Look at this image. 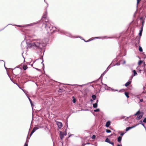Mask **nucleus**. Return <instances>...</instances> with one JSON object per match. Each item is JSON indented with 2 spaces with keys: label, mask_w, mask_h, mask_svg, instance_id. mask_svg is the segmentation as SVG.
Returning <instances> with one entry per match:
<instances>
[{
  "label": "nucleus",
  "mask_w": 146,
  "mask_h": 146,
  "mask_svg": "<svg viewBox=\"0 0 146 146\" xmlns=\"http://www.w3.org/2000/svg\"><path fill=\"white\" fill-rule=\"evenodd\" d=\"M43 25H44L45 29L46 31L48 33H52L56 31H60V33L62 34H64L66 36L70 37H72L71 35L69 33L65 32L62 30H60L59 28H57L55 27H53L52 25H51V22L50 21H45L43 22Z\"/></svg>",
  "instance_id": "f257e3e1"
},
{
  "label": "nucleus",
  "mask_w": 146,
  "mask_h": 146,
  "mask_svg": "<svg viewBox=\"0 0 146 146\" xmlns=\"http://www.w3.org/2000/svg\"><path fill=\"white\" fill-rule=\"evenodd\" d=\"M48 41V39L47 38L43 39H38L35 40L33 42L29 45L30 46H33L35 48L41 51L42 48L46 46Z\"/></svg>",
  "instance_id": "f03ea898"
},
{
  "label": "nucleus",
  "mask_w": 146,
  "mask_h": 146,
  "mask_svg": "<svg viewBox=\"0 0 146 146\" xmlns=\"http://www.w3.org/2000/svg\"><path fill=\"white\" fill-rule=\"evenodd\" d=\"M143 114L144 113L143 112H140L139 110L133 115L136 116L140 114V115H138L136 118V119L137 120H139L142 117Z\"/></svg>",
  "instance_id": "7ed1b4c3"
},
{
  "label": "nucleus",
  "mask_w": 146,
  "mask_h": 146,
  "mask_svg": "<svg viewBox=\"0 0 146 146\" xmlns=\"http://www.w3.org/2000/svg\"><path fill=\"white\" fill-rule=\"evenodd\" d=\"M37 23H32L30 24L26 25H16L17 26L20 27H25L26 26H33L34 25H35Z\"/></svg>",
  "instance_id": "20e7f679"
},
{
  "label": "nucleus",
  "mask_w": 146,
  "mask_h": 146,
  "mask_svg": "<svg viewBox=\"0 0 146 146\" xmlns=\"http://www.w3.org/2000/svg\"><path fill=\"white\" fill-rule=\"evenodd\" d=\"M108 88L107 89V90H109L110 91H112L113 92H115V91H118V90H117L114 89H113L111 88L110 87H108ZM121 90L124 91L125 90L124 89H123L122 90H121L118 91V92H120L121 91Z\"/></svg>",
  "instance_id": "39448f33"
},
{
  "label": "nucleus",
  "mask_w": 146,
  "mask_h": 146,
  "mask_svg": "<svg viewBox=\"0 0 146 146\" xmlns=\"http://www.w3.org/2000/svg\"><path fill=\"white\" fill-rule=\"evenodd\" d=\"M56 124L58 125V127L60 129H61L62 127V123L61 122L57 121L56 122Z\"/></svg>",
  "instance_id": "423d86ee"
},
{
  "label": "nucleus",
  "mask_w": 146,
  "mask_h": 146,
  "mask_svg": "<svg viewBox=\"0 0 146 146\" xmlns=\"http://www.w3.org/2000/svg\"><path fill=\"white\" fill-rule=\"evenodd\" d=\"M143 28H142V27H141V30L140 31L139 33V37H140V38H141V36L142 35V31H143Z\"/></svg>",
  "instance_id": "0eeeda50"
},
{
  "label": "nucleus",
  "mask_w": 146,
  "mask_h": 146,
  "mask_svg": "<svg viewBox=\"0 0 146 146\" xmlns=\"http://www.w3.org/2000/svg\"><path fill=\"white\" fill-rule=\"evenodd\" d=\"M111 122L110 121H107L106 124L105 126L106 127H108L110 125Z\"/></svg>",
  "instance_id": "6e6552de"
},
{
  "label": "nucleus",
  "mask_w": 146,
  "mask_h": 146,
  "mask_svg": "<svg viewBox=\"0 0 146 146\" xmlns=\"http://www.w3.org/2000/svg\"><path fill=\"white\" fill-rule=\"evenodd\" d=\"M131 83V81H129L127 82L126 84H125V86L126 87H127L129 85H130Z\"/></svg>",
  "instance_id": "1a4fd4ad"
},
{
  "label": "nucleus",
  "mask_w": 146,
  "mask_h": 146,
  "mask_svg": "<svg viewBox=\"0 0 146 146\" xmlns=\"http://www.w3.org/2000/svg\"><path fill=\"white\" fill-rule=\"evenodd\" d=\"M140 37H139L138 38H136V41H136L135 43H138L139 45V42H140Z\"/></svg>",
  "instance_id": "9d476101"
},
{
  "label": "nucleus",
  "mask_w": 146,
  "mask_h": 146,
  "mask_svg": "<svg viewBox=\"0 0 146 146\" xmlns=\"http://www.w3.org/2000/svg\"><path fill=\"white\" fill-rule=\"evenodd\" d=\"M107 71H108V70H106L103 72V73H102L101 74L100 77L99 79H100V78H102L103 76H104V75H105V73H106Z\"/></svg>",
  "instance_id": "9b49d317"
},
{
  "label": "nucleus",
  "mask_w": 146,
  "mask_h": 146,
  "mask_svg": "<svg viewBox=\"0 0 146 146\" xmlns=\"http://www.w3.org/2000/svg\"><path fill=\"white\" fill-rule=\"evenodd\" d=\"M64 133H62L60 132V138L61 140H62L64 137Z\"/></svg>",
  "instance_id": "f8f14e48"
},
{
  "label": "nucleus",
  "mask_w": 146,
  "mask_h": 146,
  "mask_svg": "<svg viewBox=\"0 0 146 146\" xmlns=\"http://www.w3.org/2000/svg\"><path fill=\"white\" fill-rule=\"evenodd\" d=\"M47 12L46 11L45 12V13L43 15V18H46L47 17Z\"/></svg>",
  "instance_id": "ddd939ff"
},
{
  "label": "nucleus",
  "mask_w": 146,
  "mask_h": 146,
  "mask_svg": "<svg viewBox=\"0 0 146 146\" xmlns=\"http://www.w3.org/2000/svg\"><path fill=\"white\" fill-rule=\"evenodd\" d=\"M122 139V137L119 136L117 138V141L118 142H120L121 141Z\"/></svg>",
  "instance_id": "4468645a"
},
{
  "label": "nucleus",
  "mask_w": 146,
  "mask_h": 146,
  "mask_svg": "<svg viewBox=\"0 0 146 146\" xmlns=\"http://www.w3.org/2000/svg\"><path fill=\"white\" fill-rule=\"evenodd\" d=\"M133 76H137V74L135 70H133Z\"/></svg>",
  "instance_id": "2eb2a0df"
},
{
  "label": "nucleus",
  "mask_w": 146,
  "mask_h": 146,
  "mask_svg": "<svg viewBox=\"0 0 146 146\" xmlns=\"http://www.w3.org/2000/svg\"><path fill=\"white\" fill-rule=\"evenodd\" d=\"M93 107L94 108H96L98 106V104L97 103H95V104H93Z\"/></svg>",
  "instance_id": "dca6fc26"
},
{
  "label": "nucleus",
  "mask_w": 146,
  "mask_h": 146,
  "mask_svg": "<svg viewBox=\"0 0 146 146\" xmlns=\"http://www.w3.org/2000/svg\"><path fill=\"white\" fill-rule=\"evenodd\" d=\"M72 98L73 99L72 102L74 103H75L76 102V99L74 98V96H72Z\"/></svg>",
  "instance_id": "f3484780"
},
{
  "label": "nucleus",
  "mask_w": 146,
  "mask_h": 146,
  "mask_svg": "<svg viewBox=\"0 0 146 146\" xmlns=\"http://www.w3.org/2000/svg\"><path fill=\"white\" fill-rule=\"evenodd\" d=\"M92 98L93 99V100H95L96 98V96L95 95H92Z\"/></svg>",
  "instance_id": "a211bd4d"
},
{
  "label": "nucleus",
  "mask_w": 146,
  "mask_h": 146,
  "mask_svg": "<svg viewBox=\"0 0 146 146\" xmlns=\"http://www.w3.org/2000/svg\"><path fill=\"white\" fill-rule=\"evenodd\" d=\"M23 68L24 70H25L28 68V67L27 66L23 65Z\"/></svg>",
  "instance_id": "6ab92c4d"
},
{
  "label": "nucleus",
  "mask_w": 146,
  "mask_h": 146,
  "mask_svg": "<svg viewBox=\"0 0 146 146\" xmlns=\"http://www.w3.org/2000/svg\"><path fill=\"white\" fill-rule=\"evenodd\" d=\"M139 50L140 52H142L143 51L142 48L140 45H139Z\"/></svg>",
  "instance_id": "aec40b11"
},
{
  "label": "nucleus",
  "mask_w": 146,
  "mask_h": 146,
  "mask_svg": "<svg viewBox=\"0 0 146 146\" xmlns=\"http://www.w3.org/2000/svg\"><path fill=\"white\" fill-rule=\"evenodd\" d=\"M125 94L127 98L129 97V93H128L125 92Z\"/></svg>",
  "instance_id": "412c9836"
},
{
  "label": "nucleus",
  "mask_w": 146,
  "mask_h": 146,
  "mask_svg": "<svg viewBox=\"0 0 146 146\" xmlns=\"http://www.w3.org/2000/svg\"><path fill=\"white\" fill-rule=\"evenodd\" d=\"M105 141L106 142H107L108 143H109L110 142V139H109L108 138H107L106 139Z\"/></svg>",
  "instance_id": "4be33fe9"
},
{
  "label": "nucleus",
  "mask_w": 146,
  "mask_h": 146,
  "mask_svg": "<svg viewBox=\"0 0 146 146\" xmlns=\"http://www.w3.org/2000/svg\"><path fill=\"white\" fill-rule=\"evenodd\" d=\"M130 129H131L130 127H126V129H125V131H127L129 130Z\"/></svg>",
  "instance_id": "5701e85b"
},
{
  "label": "nucleus",
  "mask_w": 146,
  "mask_h": 146,
  "mask_svg": "<svg viewBox=\"0 0 146 146\" xmlns=\"http://www.w3.org/2000/svg\"><path fill=\"white\" fill-rule=\"evenodd\" d=\"M39 128L38 127H34V128H33V130L35 131L36 130H37Z\"/></svg>",
  "instance_id": "b1692460"
},
{
  "label": "nucleus",
  "mask_w": 146,
  "mask_h": 146,
  "mask_svg": "<svg viewBox=\"0 0 146 146\" xmlns=\"http://www.w3.org/2000/svg\"><path fill=\"white\" fill-rule=\"evenodd\" d=\"M35 131H34L33 129V130H32L31 133H30V137H31V135H32V134H33V133H34Z\"/></svg>",
  "instance_id": "393cba45"
},
{
  "label": "nucleus",
  "mask_w": 146,
  "mask_h": 146,
  "mask_svg": "<svg viewBox=\"0 0 146 146\" xmlns=\"http://www.w3.org/2000/svg\"><path fill=\"white\" fill-rule=\"evenodd\" d=\"M120 65V63L119 62H117L115 64L113 65V66H114L115 65L119 66Z\"/></svg>",
  "instance_id": "a878e982"
},
{
  "label": "nucleus",
  "mask_w": 146,
  "mask_h": 146,
  "mask_svg": "<svg viewBox=\"0 0 146 146\" xmlns=\"http://www.w3.org/2000/svg\"><path fill=\"white\" fill-rule=\"evenodd\" d=\"M106 132L107 133H110L111 132V131L109 129H107L106 130Z\"/></svg>",
  "instance_id": "bb28decb"
},
{
  "label": "nucleus",
  "mask_w": 146,
  "mask_h": 146,
  "mask_svg": "<svg viewBox=\"0 0 146 146\" xmlns=\"http://www.w3.org/2000/svg\"><path fill=\"white\" fill-rule=\"evenodd\" d=\"M92 139H95L96 138V135H93L92 137Z\"/></svg>",
  "instance_id": "cd10ccee"
},
{
  "label": "nucleus",
  "mask_w": 146,
  "mask_h": 146,
  "mask_svg": "<svg viewBox=\"0 0 146 146\" xmlns=\"http://www.w3.org/2000/svg\"><path fill=\"white\" fill-rule=\"evenodd\" d=\"M100 110L99 109H97L96 110H94V111L95 112H97L99 111H100Z\"/></svg>",
  "instance_id": "c85d7f7f"
},
{
  "label": "nucleus",
  "mask_w": 146,
  "mask_h": 146,
  "mask_svg": "<svg viewBox=\"0 0 146 146\" xmlns=\"http://www.w3.org/2000/svg\"><path fill=\"white\" fill-rule=\"evenodd\" d=\"M111 64L108 67V68H107L106 69V70H108H108H109V69H110V68H111Z\"/></svg>",
  "instance_id": "c756f323"
},
{
  "label": "nucleus",
  "mask_w": 146,
  "mask_h": 146,
  "mask_svg": "<svg viewBox=\"0 0 146 146\" xmlns=\"http://www.w3.org/2000/svg\"><path fill=\"white\" fill-rule=\"evenodd\" d=\"M138 125V124H136L135 125H133L131 127H130L131 129H132L133 128H134L135 127H136Z\"/></svg>",
  "instance_id": "7c9ffc66"
},
{
  "label": "nucleus",
  "mask_w": 146,
  "mask_h": 146,
  "mask_svg": "<svg viewBox=\"0 0 146 146\" xmlns=\"http://www.w3.org/2000/svg\"><path fill=\"white\" fill-rule=\"evenodd\" d=\"M28 98L29 100V102L31 104V105L32 106V101L31 100V99L29 97H28Z\"/></svg>",
  "instance_id": "2f4dec72"
},
{
  "label": "nucleus",
  "mask_w": 146,
  "mask_h": 146,
  "mask_svg": "<svg viewBox=\"0 0 146 146\" xmlns=\"http://www.w3.org/2000/svg\"><path fill=\"white\" fill-rule=\"evenodd\" d=\"M144 20H143L142 21V27H142L143 28V26L144 25Z\"/></svg>",
  "instance_id": "473e14b6"
},
{
  "label": "nucleus",
  "mask_w": 146,
  "mask_h": 146,
  "mask_svg": "<svg viewBox=\"0 0 146 146\" xmlns=\"http://www.w3.org/2000/svg\"><path fill=\"white\" fill-rule=\"evenodd\" d=\"M143 63V61L142 60H140L138 62V64L140 65Z\"/></svg>",
  "instance_id": "72a5a7b5"
},
{
  "label": "nucleus",
  "mask_w": 146,
  "mask_h": 146,
  "mask_svg": "<svg viewBox=\"0 0 146 146\" xmlns=\"http://www.w3.org/2000/svg\"><path fill=\"white\" fill-rule=\"evenodd\" d=\"M143 123V122H142V120H140L139 121V123L137 124H138V125H139V124H141Z\"/></svg>",
  "instance_id": "f704fd0d"
},
{
  "label": "nucleus",
  "mask_w": 146,
  "mask_h": 146,
  "mask_svg": "<svg viewBox=\"0 0 146 146\" xmlns=\"http://www.w3.org/2000/svg\"><path fill=\"white\" fill-rule=\"evenodd\" d=\"M109 143L112 145L113 146H114V143L113 142L110 141Z\"/></svg>",
  "instance_id": "c9c22d12"
},
{
  "label": "nucleus",
  "mask_w": 146,
  "mask_h": 146,
  "mask_svg": "<svg viewBox=\"0 0 146 146\" xmlns=\"http://www.w3.org/2000/svg\"><path fill=\"white\" fill-rule=\"evenodd\" d=\"M143 122L145 123H146V118H145L143 120Z\"/></svg>",
  "instance_id": "e433bc0d"
},
{
  "label": "nucleus",
  "mask_w": 146,
  "mask_h": 146,
  "mask_svg": "<svg viewBox=\"0 0 146 146\" xmlns=\"http://www.w3.org/2000/svg\"><path fill=\"white\" fill-rule=\"evenodd\" d=\"M100 37H94L93 38V39H96V38H97V39H99V38H100Z\"/></svg>",
  "instance_id": "4c0bfd02"
},
{
  "label": "nucleus",
  "mask_w": 146,
  "mask_h": 146,
  "mask_svg": "<svg viewBox=\"0 0 146 146\" xmlns=\"http://www.w3.org/2000/svg\"><path fill=\"white\" fill-rule=\"evenodd\" d=\"M139 101L140 102H142L143 101V99H140Z\"/></svg>",
  "instance_id": "58836bf2"
},
{
  "label": "nucleus",
  "mask_w": 146,
  "mask_h": 146,
  "mask_svg": "<svg viewBox=\"0 0 146 146\" xmlns=\"http://www.w3.org/2000/svg\"><path fill=\"white\" fill-rule=\"evenodd\" d=\"M140 2L138 0H137V5Z\"/></svg>",
  "instance_id": "ea45409f"
},
{
  "label": "nucleus",
  "mask_w": 146,
  "mask_h": 146,
  "mask_svg": "<svg viewBox=\"0 0 146 146\" xmlns=\"http://www.w3.org/2000/svg\"><path fill=\"white\" fill-rule=\"evenodd\" d=\"M64 133V136L66 135H67V133L66 132H64V133Z\"/></svg>",
  "instance_id": "a19ab883"
},
{
  "label": "nucleus",
  "mask_w": 146,
  "mask_h": 146,
  "mask_svg": "<svg viewBox=\"0 0 146 146\" xmlns=\"http://www.w3.org/2000/svg\"><path fill=\"white\" fill-rule=\"evenodd\" d=\"M93 40V39H92V38H91L89 39V40H88V42H89V41H91Z\"/></svg>",
  "instance_id": "79ce46f5"
},
{
  "label": "nucleus",
  "mask_w": 146,
  "mask_h": 146,
  "mask_svg": "<svg viewBox=\"0 0 146 146\" xmlns=\"http://www.w3.org/2000/svg\"><path fill=\"white\" fill-rule=\"evenodd\" d=\"M124 133H121V134H120V135H121V136H123L124 134Z\"/></svg>",
  "instance_id": "37998d69"
},
{
  "label": "nucleus",
  "mask_w": 146,
  "mask_h": 146,
  "mask_svg": "<svg viewBox=\"0 0 146 146\" xmlns=\"http://www.w3.org/2000/svg\"><path fill=\"white\" fill-rule=\"evenodd\" d=\"M102 84H103V85H105V86H106V87H108L107 86V85H106V84H103V83H102Z\"/></svg>",
  "instance_id": "c03bdc74"
},
{
  "label": "nucleus",
  "mask_w": 146,
  "mask_h": 146,
  "mask_svg": "<svg viewBox=\"0 0 146 146\" xmlns=\"http://www.w3.org/2000/svg\"><path fill=\"white\" fill-rule=\"evenodd\" d=\"M126 62V61L125 60H124L123 63V64H125Z\"/></svg>",
  "instance_id": "a18cd8bd"
},
{
  "label": "nucleus",
  "mask_w": 146,
  "mask_h": 146,
  "mask_svg": "<svg viewBox=\"0 0 146 146\" xmlns=\"http://www.w3.org/2000/svg\"><path fill=\"white\" fill-rule=\"evenodd\" d=\"M12 73H13V74H14V75H16V76L17 75H18V74H14V73H13V70L12 71Z\"/></svg>",
  "instance_id": "49530a36"
},
{
  "label": "nucleus",
  "mask_w": 146,
  "mask_h": 146,
  "mask_svg": "<svg viewBox=\"0 0 146 146\" xmlns=\"http://www.w3.org/2000/svg\"><path fill=\"white\" fill-rule=\"evenodd\" d=\"M24 146H28V144L25 143V144Z\"/></svg>",
  "instance_id": "de8ad7c7"
},
{
  "label": "nucleus",
  "mask_w": 146,
  "mask_h": 146,
  "mask_svg": "<svg viewBox=\"0 0 146 146\" xmlns=\"http://www.w3.org/2000/svg\"><path fill=\"white\" fill-rule=\"evenodd\" d=\"M43 61H42V62L41 63V64H43V66L44 67V64H43Z\"/></svg>",
  "instance_id": "09e8293b"
},
{
  "label": "nucleus",
  "mask_w": 146,
  "mask_h": 146,
  "mask_svg": "<svg viewBox=\"0 0 146 146\" xmlns=\"http://www.w3.org/2000/svg\"><path fill=\"white\" fill-rule=\"evenodd\" d=\"M141 125L144 127H145V125L143 123Z\"/></svg>",
  "instance_id": "8fccbe9b"
},
{
  "label": "nucleus",
  "mask_w": 146,
  "mask_h": 146,
  "mask_svg": "<svg viewBox=\"0 0 146 146\" xmlns=\"http://www.w3.org/2000/svg\"><path fill=\"white\" fill-rule=\"evenodd\" d=\"M98 99L97 100H96V103H97V104H98Z\"/></svg>",
  "instance_id": "3c124183"
},
{
  "label": "nucleus",
  "mask_w": 146,
  "mask_h": 146,
  "mask_svg": "<svg viewBox=\"0 0 146 146\" xmlns=\"http://www.w3.org/2000/svg\"><path fill=\"white\" fill-rule=\"evenodd\" d=\"M117 146H122V145H121H121L118 144L117 145Z\"/></svg>",
  "instance_id": "603ef678"
},
{
  "label": "nucleus",
  "mask_w": 146,
  "mask_h": 146,
  "mask_svg": "<svg viewBox=\"0 0 146 146\" xmlns=\"http://www.w3.org/2000/svg\"><path fill=\"white\" fill-rule=\"evenodd\" d=\"M86 144L83 143L82 146H84Z\"/></svg>",
  "instance_id": "864d4df0"
},
{
  "label": "nucleus",
  "mask_w": 146,
  "mask_h": 146,
  "mask_svg": "<svg viewBox=\"0 0 146 146\" xmlns=\"http://www.w3.org/2000/svg\"><path fill=\"white\" fill-rule=\"evenodd\" d=\"M90 101L91 102H93V100H92V99H91L90 100Z\"/></svg>",
  "instance_id": "5fc2aeb1"
},
{
  "label": "nucleus",
  "mask_w": 146,
  "mask_h": 146,
  "mask_svg": "<svg viewBox=\"0 0 146 146\" xmlns=\"http://www.w3.org/2000/svg\"><path fill=\"white\" fill-rule=\"evenodd\" d=\"M35 68L37 70H39V71L40 70V69H38V68Z\"/></svg>",
  "instance_id": "6e6d98bb"
},
{
  "label": "nucleus",
  "mask_w": 146,
  "mask_h": 146,
  "mask_svg": "<svg viewBox=\"0 0 146 146\" xmlns=\"http://www.w3.org/2000/svg\"><path fill=\"white\" fill-rule=\"evenodd\" d=\"M142 19H143V18H142V17H141V18H140V19L141 20H142Z\"/></svg>",
  "instance_id": "4d7b16f0"
},
{
  "label": "nucleus",
  "mask_w": 146,
  "mask_h": 146,
  "mask_svg": "<svg viewBox=\"0 0 146 146\" xmlns=\"http://www.w3.org/2000/svg\"><path fill=\"white\" fill-rule=\"evenodd\" d=\"M133 75H132V76H131V79L133 78Z\"/></svg>",
  "instance_id": "13d9d810"
},
{
  "label": "nucleus",
  "mask_w": 146,
  "mask_h": 146,
  "mask_svg": "<svg viewBox=\"0 0 146 146\" xmlns=\"http://www.w3.org/2000/svg\"><path fill=\"white\" fill-rule=\"evenodd\" d=\"M85 42H88V40H87L86 41H85Z\"/></svg>",
  "instance_id": "bf43d9fd"
},
{
  "label": "nucleus",
  "mask_w": 146,
  "mask_h": 146,
  "mask_svg": "<svg viewBox=\"0 0 146 146\" xmlns=\"http://www.w3.org/2000/svg\"><path fill=\"white\" fill-rule=\"evenodd\" d=\"M5 69L7 70V68L6 67H5Z\"/></svg>",
  "instance_id": "052dcab7"
},
{
  "label": "nucleus",
  "mask_w": 146,
  "mask_h": 146,
  "mask_svg": "<svg viewBox=\"0 0 146 146\" xmlns=\"http://www.w3.org/2000/svg\"><path fill=\"white\" fill-rule=\"evenodd\" d=\"M86 144H90V143H86Z\"/></svg>",
  "instance_id": "680f3d73"
},
{
  "label": "nucleus",
  "mask_w": 146,
  "mask_h": 146,
  "mask_svg": "<svg viewBox=\"0 0 146 146\" xmlns=\"http://www.w3.org/2000/svg\"><path fill=\"white\" fill-rule=\"evenodd\" d=\"M10 25V24H8L7 25L6 27H7V26H8V25Z\"/></svg>",
  "instance_id": "e2e57ef3"
},
{
  "label": "nucleus",
  "mask_w": 146,
  "mask_h": 146,
  "mask_svg": "<svg viewBox=\"0 0 146 146\" xmlns=\"http://www.w3.org/2000/svg\"><path fill=\"white\" fill-rule=\"evenodd\" d=\"M0 61H3V60H0Z\"/></svg>",
  "instance_id": "0e129e2a"
},
{
  "label": "nucleus",
  "mask_w": 146,
  "mask_h": 146,
  "mask_svg": "<svg viewBox=\"0 0 146 146\" xmlns=\"http://www.w3.org/2000/svg\"><path fill=\"white\" fill-rule=\"evenodd\" d=\"M145 75H146V71H145Z\"/></svg>",
  "instance_id": "69168bd1"
},
{
  "label": "nucleus",
  "mask_w": 146,
  "mask_h": 146,
  "mask_svg": "<svg viewBox=\"0 0 146 146\" xmlns=\"http://www.w3.org/2000/svg\"><path fill=\"white\" fill-rule=\"evenodd\" d=\"M111 38V37H109L108 38Z\"/></svg>",
  "instance_id": "338daca9"
},
{
  "label": "nucleus",
  "mask_w": 146,
  "mask_h": 146,
  "mask_svg": "<svg viewBox=\"0 0 146 146\" xmlns=\"http://www.w3.org/2000/svg\"><path fill=\"white\" fill-rule=\"evenodd\" d=\"M83 40H84L85 42V41H86L85 40H84V39H83Z\"/></svg>",
  "instance_id": "774afa93"
}]
</instances>
